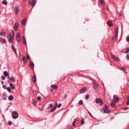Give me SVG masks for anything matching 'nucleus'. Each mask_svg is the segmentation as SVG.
Listing matches in <instances>:
<instances>
[{
	"label": "nucleus",
	"instance_id": "obj_1",
	"mask_svg": "<svg viewBox=\"0 0 129 129\" xmlns=\"http://www.w3.org/2000/svg\"><path fill=\"white\" fill-rule=\"evenodd\" d=\"M12 118L14 119H17L18 116V114L16 111H14L12 113Z\"/></svg>",
	"mask_w": 129,
	"mask_h": 129
},
{
	"label": "nucleus",
	"instance_id": "obj_2",
	"mask_svg": "<svg viewBox=\"0 0 129 129\" xmlns=\"http://www.w3.org/2000/svg\"><path fill=\"white\" fill-rule=\"evenodd\" d=\"M19 9L17 6H16L14 9V11L16 15L19 12Z\"/></svg>",
	"mask_w": 129,
	"mask_h": 129
},
{
	"label": "nucleus",
	"instance_id": "obj_3",
	"mask_svg": "<svg viewBox=\"0 0 129 129\" xmlns=\"http://www.w3.org/2000/svg\"><path fill=\"white\" fill-rule=\"evenodd\" d=\"M95 102L97 103H100V105H102L103 104L102 101L100 99H96L95 100Z\"/></svg>",
	"mask_w": 129,
	"mask_h": 129
},
{
	"label": "nucleus",
	"instance_id": "obj_4",
	"mask_svg": "<svg viewBox=\"0 0 129 129\" xmlns=\"http://www.w3.org/2000/svg\"><path fill=\"white\" fill-rule=\"evenodd\" d=\"M8 38L9 39V42L12 43L14 39V38L11 36V35H9V36L8 37Z\"/></svg>",
	"mask_w": 129,
	"mask_h": 129
},
{
	"label": "nucleus",
	"instance_id": "obj_5",
	"mask_svg": "<svg viewBox=\"0 0 129 129\" xmlns=\"http://www.w3.org/2000/svg\"><path fill=\"white\" fill-rule=\"evenodd\" d=\"M36 2L34 0H32L31 1H30L29 2V4L30 6H33L34 7L35 5Z\"/></svg>",
	"mask_w": 129,
	"mask_h": 129
},
{
	"label": "nucleus",
	"instance_id": "obj_6",
	"mask_svg": "<svg viewBox=\"0 0 129 129\" xmlns=\"http://www.w3.org/2000/svg\"><path fill=\"white\" fill-rule=\"evenodd\" d=\"M111 56L113 60L116 61H118L119 60V59L118 57H115L114 55L112 54H111Z\"/></svg>",
	"mask_w": 129,
	"mask_h": 129
},
{
	"label": "nucleus",
	"instance_id": "obj_7",
	"mask_svg": "<svg viewBox=\"0 0 129 129\" xmlns=\"http://www.w3.org/2000/svg\"><path fill=\"white\" fill-rule=\"evenodd\" d=\"M87 91V89L86 87H84L82 88L80 90V92L81 93H82Z\"/></svg>",
	"mask_w": 129,
	"mask_h": 129
},
{
	"label": "nucleus",
	"instance_id": "obj_8",
	"mask_svg": "<svg viewBox=\"0 0 129 129\" xmlns=\"http://www.w3.org/2000/svg\"><path fill=\"white\" fill-rule=\"evenodd\" d=\"M113 101L116 102H118L119 100V98L117 97L115 95H114L113 96Z\"/></svg>",
	"mask_w": 129,
	"mask_h": 129
},
{
	"label": "nucleus",
	"instance_id": "obj_9",
	"mask_svg": "<svg viewBox=\"0 0 129 129\" xmlns=\"http://www.w3.org/2000/svg\"><path fill=\"white\" fill-rule=\"evenodd\" d=\"M20 40V36L19 33H17L16 36V40L19 42Z\"/></svg>",
	"mask_w": 129,
	"mask_h": 129
},
{
	"label": "nucleus",
	"instance_id": "obj_10",
	"mask_svg": "<svg viewBox=\"0 0 129 129\" xmlns=\"http://www.w3.org/2000/svg\"><path fill=\"white\" fill-rule=\"evenodd\" d=\"M3 96H2V99L3 100H6L7 98V94L5 93H3Z\"/></svg>",
	"mask_w": 129,
	"mask_h": 129
},
{
	"label": "nucleus",
	"instance_id": "obj_11",
	"mask_svg": "<svg viewBox=\"0 0 129 129\" xmlns=\"http://www.w3.org/2000/svg\"><path fill=\"white\" fill-rule=\"evenodd\" d=\"M99 86L98 84H97L96 83H95V82H94L93 83V87L95 89H96Z\"/></svg>",
	"mask_w": 129,
	"mask_h": 129
},
{
	"label": "nucleus",
	"instance_id": "obj_12",
	"mask_svg": "<svg viewBox=\"0 0 129 129\" xmlns=\"http://www.w3.org/2000/svg\"><path fill=\"white\" fill-rule=\"evenodd\" d=\"M9 84L11 89L13 90L15 88L13 84L11 83H9Z\"/></svg>",
	"mask_w": 129,
	"mask_h": 129
},
{
	"label": "nucleus",
	"instance_id": "obj_13",
	"mask_svg": "<svg viewBox=\"0 0 129 129\" xmlns=\"http://www.w3.org/2000/svg\"><path fill=\"white\" fill-rule=\"evenodd\" d=\"M32 80L33 82H35L36 81V77L35 74L32 79Z\"/></svg>",
	"mask_w": 129,
	"mask_h": 129
},
{
	"label": "nucleus",
	"instance_id": "obj_14",
	"mask_svg": "<svg viewBox=\"0 0 129 129\" xmlns=\"http://www.w3.org/2000/svg\"><path fill=\"white\" fill-rule=\"evenodd\" d=\"M51 87L53 88V89H55L58 88V86L55 84H52L51 85Z\"/></svg>",
	"mask_w": 129,
	"mask_h": 129
},
{
	"label": "nucleus",
	"instance_id": "obj_15",
	"mask_svg": "<svg viewBox=\"0 0 129 129\" xmlns=\"http://www.w3.org/2000/svg\"><path fill=\"white\" fill-rule=\"evenodd\" d=\"M18 26L17 23H16L14 24V28L16 29L15 31H16L18 29Z\"/></svg>",
	"mask_w": 129,
	"mask_h": 129
},
{
	"label": "nucleus",
	"instance_id": "obj_16",
	"mask_svg": "<svg viewBox=\"0 0 129 129\" xmlns=\"http://www.w3.org/2000/svg\"><path fill=\"white\" fill-rule=\"evenodd\" d=\"M29 67H31L32 69H33V67L34 66V63L33 62H30V64L29 65Z\"/></svg>",
	"mask_w": 129,
	"mask_h": 129
},
{
	"label": "nucleus",
	"instance_id": "obj_17",
	"mask_svg": "<svg viewBox=\"0 0 129 129\" xmlns=\"http://www.w3.org/2000/svg\"><path fill=\"white\" fill-rule=\"evenodd\" d=\"M22 61L24 63H26L27 61L26 59V57L25 56H24L22 58Z\"/></svg>",
	"mask_w": 129,
	"mask_h": 129
},
{
	"label": "nucleus",
	"instance_id": "obj_18",
	"mask_svg": "<svg viewBox=\"0 0 129 129\" xmlns=\"http://www.w3.org/2000/svg\"><path fill=\"white\" fill-rule=\"evenodd\" d=\"M110 113V111L109 110H104L103 113L109 114Z\"/></svg>",
	"mask_w": 129,
	"mask_h": 129
},
{
	"label": "nucleus",
	"instance_id": "obj_19",
	"mask_svg": "<svg viewBox=\"0 0 129 129\" xmlns=\"http://www.w3.org/2000/svg\"><path fill=\"white\" fill-rule=\"evenodd\" d=\"M9 79L12 82H14L15 81V78L13 77H12L11 78H9Z\"/></svg>",
	"mask_w": 129,
	"mask_h": 129
},
{
	"label": "nucleus",
	"instance_id": "obj_20",
	"mask_svg": "<svg viewBox=\"0 0 129 129\" xmlns=\"http://www.w3.org/2000/svg\"><path fill=\"white\" fill-rule=\"evenodd\" d=\"M6 35V33L5 32H0V36H5Z\"/></svg>",
	"mask_w": 129,
	"mask_h": 129
},
{
	"label": "nucleus",
	"instance_id": "obj_21",
	"mask_svg": "<svg viewBox=\"0 0 129 129\" xmlns=\"http://www.w3.org/2000/svg\"><path fill=\"white\" fill-rule=\"evenodd\" d=\"M13 98H14L12 95H10L8 97V99L10 101H12Z\"/></svg>",
	"mask_w": 129,
	"mask_h": 129
},
{
	"label": "nucleus",
	"instance_id": "obj_22",
	"mask_svg": "<svg viewBox=\"0 0 129 129\" xmlns=\"http://www.w3.org/2000/svg\"><path fill=\"white\" fill-rule=\"evenodd\" d=\"M56 106H54L53 108L51 110L50 112H53L56 109Z\"/></svg>",
	"mask_w": 129,
	"mask_h": 129
},
{
	"label": "nucleus",
	"instance_id": "obj_23",
	"mask_svg": "<svg viewBox=\"0 0 129 129\" xmlns=\"http://www.w3.org/2000/svg\"><path fill=\"white\" fill-rule=\"evenodd\" d=\"M108 107L107 106V105H105V106L102 109V111H103L104 110H107L108 109Z\"/></svg>",
	"mask_w": 129,
	"mask_h": 129
},
{
	"label": "nucleus",
	"instance_id": "obj_24",
	"mask_svg": "<svg viewBox=\"0 0 129 129\" xmlns=\"http://www.w3.org/2000/svg\"><path fill=\"white\" fill-rule=\"evenodd\" d=\"M23 43L25 44H26V39L25 38H23Z\"/></svg>",
	"mask_w": 129,
	"mask_h": 129
},
{
	"label": "nucleus",
	"instance_id": "obj_25",
	"mask_svg": "<svg viewBox=\"0 0 129 129\" xmlns=\"http://www.w3.org/2000/svg\"><path fill=\"white\" fill-rule=\"evenodd\" d=\"M2 3L3 4L6 5H7L8 4L7 2L6 1H3L2 2Z\"/></svg>",
	"mask_w": 129,
	"mask_h": 129
},
{
	"label": "nucleus",
	"instance_id": "obj_26",
	"mask_svg": "<svg viewBox=\"0 0 129 129\" xmlns=\"http://www.w3.org/2000/svg\"><path fill=\"white\" fill-rule=\"evenodd\" d=\"M4 76L6 77L7 76H8V75H9L8 74V73L6 71H5L4 72Z\"/></svg>",
	"mask_w": 129,
	"mask_h": 129
},
{
	"label": "nucleus",
	"instance_id": "obj_27",
	"mask_svg": "<svg viewBox=\"0 0 129 129\" xmlns=\"http://www.w3.org/2000/svg\"><path fill=\"white\" fill-rule=\"evenodd\" d=\"M100 1L101 5H105V3L103 0H101V1Z\"/></svg>",
	"mask_w": 129,
	"mask_h": 129
},
{
	"label": "nucleus",
	"instance_id": "obj_28",
	"mask_svg": "<svg viewBox=\"0 0 129 129\" xmlns=\"http://www.w3.org/2000/svg\"><path fill=\"white\" fill-rule=\"evenodd\" d=\"M107 24L108 25L110 26H111L113 25V24L112 23L109 21L107 22Z\"/></svg>",
	"mask_w": 129,
	"mask_h": 129
},
{
	"label": "nucleus",
	"instance_id": "obj_29",
	"mask_svg": "<svg viewBox=\"0 0 129 129\" xmlns=\"http://www.w3.org/2000/svg\"><path fill=\"white\" fill-rule=\"evenodd\" d=\"M32 103L34 105L36 106V105L37 102H36L34 99H33Z\"/></svg>",
	"mask_w": 129,
	"mask_h": 129
},
{
	"label": "nucleus",
	"instance_id": "obj_30",
	"mask_svg": "<svg viewBox=\"0 0 129 129\" xmlns=\"http://www.w3.org/2000/svg\"><path fill=\"white\" fill-rule=\"evenodd\" d=\"M84 119L83 118H82V120H81V124L82 125H83L84 124Z\"/></svg>",
	"mask_w": 129,
	"mask_h": 129
},
{
	"label": "nucleus",
	"instance_id": "obj_31",
	"mask_svg": "<svg viewBox=\"0 0 129 129\" xmlns=\"http://www.w3.org/2000/svg\"><path fill=\"white\" fill-rule=\"evenodd\" d=\"M129 52V47L126 48V49L125 51H124V53H127Z\"/></svg>",
	"mask_w": 129,
	"mask_h": 129
},
{
	"label": "nucleus",
	"instance_id": "obj_32",
	"mask_svg": "<svg viewBox=\"0 0 129 129\" xmlns=\"http://www.w3.org/2000/svg\"><path fill=\"white\" fill-rule=\"evenodd\" d=\"M83 102L82 100H81L79 102L78 104L81 105H82L83 104Z\"/></svg>",
	"mask_w": 129,
	"mask_h": 129
},
{
	"label": "nucleus",
	"instance_id": "obj_33",
	"mask_svg": "<svg viewBox=\"0 0 129 129\" xmlns=\"http://www.w3.org/2000/svg\"><path fill=\"white\" fill-rule=\"evenodd\" d=\"M7 89L9 92H11V90L9 87H7Z\"/></svg>",
	"mask_w": 129,
	"mask_h": 129
},
{
	"label": "nucleus",
	"instance_id": "obj_34",
	"mask_svg": "<svg viewBox=\"0 0 129 129\" xmlns=\"http://www.w3.org/2000/svg\"><path fill=\"white\" fill-rule=\"evenodd\" d=\"M12 50L14 51L16 53V50L15 48L14 47V46L13 45L12 46Z\"/></svg>",
	"mask_w": 129,
	"mask_h": 129
},
{
	"label": "nucleus",
	"instance_id": "obj_35",
	"mask_svg": "<svg viewBox=\"0 0 129 129\" xmlns=\"http://www.w3.org/2000/svg\"><path fill=\"white\" fill-rule=\"evenodd\" d=\"M78 121V120H74V121L73 122V123H72V125H73L74 126H76V125H75V123H76V121Z\"/></svg>",
	"mask_w": 129,
	"mask_h": 129
},
{
	"label": "nucleus",
	"instance_id": "obj_36",
	"mask_svg": "<svg viewBox=\"0 0 129 129\" xmlns=\"http://www.w3.org/2000/svg\"><path fill=\"white\" fill-rule=\"evenodd\" d=\"M127 102H126V104L127 105H129V97H127Z\"/></svg>",
	"mask_w": 129,
	"mask_h": 129
},
{
	"label": "nucleus",
	"instance_id": "obj_37",
	"mask_svg": "<svg viewBox=\"0 0 129 129\" xmlns=\"http://www.w3.org/2000/svg\"><path fill=\"white\" fill-rule=\"evenodd\" d=\"M111 105L112 107H113L115 105V103L114 102H112L111 103Z\"/></svg>",
	"mask_w": 129,
	"mask_h": 129
},
{
	"label": "nucleus",
	"instance_id": "obj_38",
	"mask_svg": "<svg viewBox=\"0 0 129 129\" xmlns=\"http://www.w3.org/2000/svg\"><path fill=\"white\" fill-rule=\"evenodd\" d=\"M89 95L88 94L85 95V98L87 100L89 99Z\"/></svg>",
	"mask_w": 129,
	"mask_h": 129
},
{
	"label": "nucleus",
	"instance_id": "obj_39",
	"mask_svg": "<svg viewBox=\"0 0 129 129\" xmlns=\"http://www.w3.org/2000/svg\"><path fill=\"white\" fill-rule=\"evenodd\" d=\"M120 69L124 72L126 70V69L124 67L121 68Z\"/></svg>",
	"mask_w": 129,
	"mask_h": 129
},
{
	"label": "nucleus",
	"instance_id": "obj_40",
	"mask_svg": "<svg viewBox=\"0 0 129 129\" xmlns=\"http://www.w3.org/2000/svg\"><path fill=\"white\" fill-rule=\"evenodd\" d=\"M11 33L12 34V35L11 36L14 38V31L13 30H12L11 31Z\"/></svg>",
	"mask_w": 129,
	"mask_h": 129
},
{
	"label": "nucleus",
	"instance_id": "obj_41",
	"mask_svg": "<svg viewBox=\"0 0 129 129\" xmlns=\"http://www.w3.org/2000/svg\"><path fill=\"white\" fill-rule=\"evenodd\" d=\"M25 20H23L21 22V23L23 25H24L25 24Z\"/></svg>",
	"mask_w": 129,
	"mask_h": 129
},
{
	"label": "nucleus",
	"instance_id": "obj_42",
	"mask_svg": "<svg viewBox=\"0 0 129 129\" xmlns=\"http://www.w3.org/2000/svg\"><path fill=\"white\" fill-rule=\"evenodd\" d=\"M26 58L28 60L30 59V56L29 55H27V58Z\"/></svg>",
	"mask_w": 129,
	"mask_h": 129
},
{
	"label": "nucleus",
	"instance_id": "obj_43",
	"mask_svg": "<svg viewBox=\"0 0 129 129\" xmlns=\"http://www.w3.org/2000/svg\"><path fill=\"white\" fill-rule=\"evenodd\" d=\"M1 78H2V79L3 80H4L5 79V77L4 76H1Z\"/></svg>",
	"mask_w": 129,
	"mask_h": 129
},
{
	"label": "nucleus",
	"instance_id": "obj_44",
	"mask_svg": "<svg viewBox=\"0 0 129 129\" xmlns=\"http://www.w3.org/2000/svg\"><path fill=\"white\" fill-rule=\"evenodd\" d=\"M126 58L127 60H129V54H127L126 55Z\"/></svg>",
	"mask_w": 129,
	"mask_h": 129
},
{
	"label": "nucleus",
	"instance_id": "obj_45",
	"mask_svg": "<svg viewBox=\"0 0 129 129\" xmlns=\"http://www.w3.org/2000/svg\"><path fill=\"white\" fill-rule=\"evenodd\" d=\"M2 41V42L3 43H5L6 42V40L4 39H3V40Z\"/></svg>",
	"mask_w": 129,
	"mask_h": 129
},
{
	"label": "nucleus",
	"instance_id": "obj_46",
	"mask_svg": "<svg viewBox=\"0 0 129 129\" xmlns=\"http://www.w3.org/2000/svg\"><path fill=\"white\" fill-rule=\"evenodd\" d=\"M89 115L90 116V117H91L92 118H94L93 116L91 115V113H89Z\"/></svg>",
	"mask_w": 129,
	"mask_h": 129
},
{
	"label": "nucleus",
	"instance_id": "obj_47",
	"mask_svg": "<svg viewBox=\"0 0 129 129\" xmlns=\"http://www.w3.org/2000/svg\"><path fill=\"white\" fill-rule=\"evenodd\" d=\"M8 124L9 125H12V122L10 121H9V122H8Z\"/></svg>",
	"mask_w": 129,
	"mask_h": 129
},
{
	"label": "nucleus",
	"instance_id": "obj_48",
	"mask_svg": "<svg viewBox=\"0 0 129 129\" xmlns=\"http://www.w3.org/2000/svg\"><path fill=\"white\" fill-rule=\"evenodd\" d=\"M126 41L129 42V36L127 37L126 38Z\"/></svg>",
	"mask_w": 129,
	"mask_h": 129
},
{
	"label": "nucleus",
	"instance_id": "obj_49",
	"mask_svg": "<svg viewBox=\"0 0 129 129\" xmlns=\"http://www.w3.org/2000/svg\"><path fill=\"white\" fill-rule=\"evenodd\" d=\"M2 87L5 89L6 88V86L5 85H3Z\"/></svg>",
	"mask_w": 129,
	"mask_h": 129
},
{
	"label": "nucleus",
	"instance_id": "obj_50",
	"mask_svg": "<svg viewBox=\"0 0 129 129\" xmlns=\"http://www.w3.org/2000/svg\"><path fill=\"white\" fill-rule=\"evenodd\" d=\"M41 99V97L40 96H38L37 98L38 100H40Z\"/></svg>",
	"mask_w": 129,
	"mask_h": 129
},
{
	"label": "nucleus",
	"instance_id": "obj_51",
	"mask_svg": "<svg viewBox=\"0 0 129 129\" xmlns=\"http://www.w3.org/2000/svg\"><path fill=\"white\" fill-rule=\"evenodd\" d=\"M61 104L60 103L58 104V105L57 106V107L58 108H59L61 106Z\"/></svg>",
	"mask_w": 129,
	"mask_h": 129
},
{
	"label": "nucleus",
	"instance_id": "obj_52",
	"mask_svg": "<svg viewBox=\"0 0 129 129\" xmlns=\"http://www.w3.org/2000/svg\"><path fill=\"white\" fill-rule=\"evenodd\" d=\"M53 105L52 104H49V107L50 108H51L53 107Z\"/></svg>",
	"mask_w": 129,
	"mask_h": 129
},
{
	"label": "nucleus",
	"instance_id": "obj_53",
	"mask_svg": "<svg viewBox=\"0 0 129 129\" xmlns=\"http://www.w3.org/2000/svg\"><path fill=\"white\" fill-rule=\"evenodd\" d=\"M39 109L41 111H42L44 109V108L43 107H42L41 108H39Z\"/></svg>",
	"mask_w": 129,
	"mask_h": 129
},
{
	"label": "nucleus",
	"instance_id": "obj_54",
	"mask_svg": "<svg viewBox=\"0 0 129 129\" xmlns=\"http://www.w3.org/2000/svg\"><path fill=\"white\" fill-rule=\"evenodd\" d=\"M115 33H117V34H118V29H116V31H115Z\"/></svg>",
	"mask_w": 129,
	"mask_h": 129
},
{
	"label": "nucleus",
	"instance_id": "obj_55",
	"mask_svg": "<svg viewBox=\"0 0 129 129\" xmlns=\"http://www.w3.org/2000/svg\"><path fill=\"white\" fill-rule=\"evenodd\" d=\"M3 39L1 37H0V42L3 41Z\"/></svg>",
	"mask_w": 129,
	"mask_h": 129
},
{
	"label": "nucleus",
	"instance_id": "obj_56",
	"mask_svg": "<svg viewBox=\"0 0 129 129\" xmlns=\"http://www.w3.org/2000/svg\"><path fill=\"white\" fill-rule=\"evenodd\" d=\"M50 90L51 92H53V90L51 88L50 89Z\"/></svg>",
	"mask_w": 129,
	"mask_h": 129
},
{
	"label": "nucleus",
	"instance_id": "obj_57",
	"mask_svg": "<svg viewBox=\"0 0 129 129\" xmlns=\"http://www.w3.org/2000/svg\"><path fill=\"white\" fill-rule=\"evenodd\" d=\"M114 37H116V38H117V37L118 35H116L115 34V35L114 36Z\"/></svg>",
	"mask_w": 129,
	"mask_h": 129
},
{
	"label": "nucleus",
	"instance_id": "obj_58",
	"mask_svg": "<svg viewBox=\"0 0 129 129\" xmlns=\"http://www.w3.org/2000/svg\"><path fill=\"white\" fill-rule=\"evenodd\" d=\"M119 16H121V14L120 13H119V14H118Z\"/></svg>",
	"mask_w": 129,
	"mask_h": 129
},
{
	"label": "nucleus",
	"instance_id": "obj_59",
	"mask_svg": "<svg viewBox=\"0 0 129 129\" xmlns=\"http://www.w3.org/2000/svg\"><path fill=\"white\" fill-rule=\"evenodd\" d=\"M128 109V107H126L125 109H124L125 110H126Z\"/></svg>",
	"mask_w": 129,
	"mask_h": 129
},
{
	"label": "nucleus",
	"instance_id": "obj_60",
	"mask_svg": "<svg viewBox=\"0 0 129 129\" xmlns=\"http://www.w3.org/2000/svg\"><path fill=\"white\" fill-rule=\"evenodd\" d=\"M1 83L2 84H4V82L3 81H1Z\"/></svg>",
	"mask_w": 129,
	"mask_h": 129
},
{
	"label": "nucleus",
	"instance_id": "obj_61",
	"mask_svg": "<svg viewBox=\"0 0 129 129\" xmlns=\"http://www.w3.org/2000/svg\"><path fill=\"white\" fill-rule=\"evenodd\" d=\"M87 111L88 113V114H89V113H90V112L88 110H87Z\"/></svg>",
	"mask_w": 129,
	"mask_h": 129
},
{
	"label": "nucleus",
	"instance_id": "obj_62",
	"mask_svg": "<svg viewBox=\"0 0 129 129\" xmlns=\"http://www.w3.org/2000/svg\"><path fill=\"white\" fill-rule=\"evenodd\" d=\"M115 35H118V34L117 33H115Z\"/></svg>",
	"mask_w": 129,
	"mask_h": 129
},
{
	"label": "nucleus",
	"instance_id": "obj_63",
	"mask_svg": "<svg viewBox=\"0 0 129 129\" xmlns=\"http://www.w3.org/2000/svg\"><path fill=\"white\" fill-rule=\"evenodd\" d=\"M8 76V78L9 79V78H9V75H8V76Z\"/></svg>",
	"mask_w": 129,
	"mask_h": 129
},
{
	"label": "nucleus",
	"instance_id": "obj_64",
	"mask_svg": "<svg viewBox=\"0 0 129 129\" xmlns=\"http://www.w3.org/2000/svg\"><path fill=\"white\" fill-rule=\"evenodd\" d=\"M78 121H76V123H78Z\"/></svg>",
	"mask_w": 129,
	"mask_h": 129
}]
</instances>
